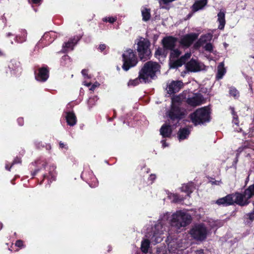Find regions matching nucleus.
I'll use <instances>...</instances> for the list:
<instances>
[{
	"label": "nucleus",
	"mask_w": 254,
	"mask_h": 254,
	"mask_svg": "<svg viewBox=\"0 0 254 254\" xmlns=\"http://www.w3.org/2000/svg\"><path fill=\"white\" fill-rule=\"evenodd\" d=\"M159 65L156 62L149 61L146 63L140 70V78L143 82H149L153 79L156 72L159 70Z\"/></svg>",
	"instance_id": "1"
},
{
	"label": "nucleus",
	"mask_w": 254,
	"mask_h": 254,
	"mask_svg": "<svg viewBox=\"0 0 254 254\" xmlns=\"http://www.w3.org/2000/svg\"><path fill=\"white\" fill-rule=\"evenodd\" d=\"M191 222L190 214L182 211H177L172 215L171 224L176 229H180L189 225Z\"/></svg>",
	"instance_id": "2"
},
{
	"label": "nucleus",
	"mask_w": 254,
	"mask_h": 254,
	"mask_svg": "<svg viewBox=\"0 0 254 254\" xmlns=\"http://www.w3.org/2000/svg\"><path fill=\"white\" fill-rule=\"evenodd\" d=\"M164 231H165L164 224L162 221H159L148 230L146 236L152 242H154L155 244L158 243L162 240L161 236Z\"/></svg>",
	"instance_id": "3"
},
{
	"label": "nucleus",
	"mask_w": 254,
	"mask_h": 254,
	"mask_svg": "<svg viewBox=\"0 0 254 254\" xmlns=\"http://www.w3.org/2000/svg\"><path fill=\"white\" fill-rule=\"evenodd\" d=\"M191 121L195 126L209 121V112L207 108H201L190 115Z\"/></svg>",
	"instance_id": "4"
},
{
	"label": "nucleus",
	"mask_w": 254,
	"mask_h": 254,
	"mask_svg": "<svg viewBox=\"0 0 254 254\" xmlns=\"http://www.w3.org/2000/svg\"><path fill=\"white\" fill-rule=\"evenodd\" d=\"M149 46L150 42L144 38H141L138 42L137 50L141 60L145 61L149 58L151 54Z\"/></svg>",
	"instance_id": "5"
},
{
	"label": "nucleus",
	"mask_w": 254,
	"mask_h": 254,
	"mask_svg": "<svg viewBox=\"0 0 254 254\" xmlns=\"http://www.w3.org/2000/svg\"><path fill=\"white\" fill-rule=\"evenodd\" d=\"M190 234L194 239L202 241L208 234V230L203 224L195 225L190 230Z\"/></svg>",
	"instance_id": "6"
},
{
	"label": "nucleus",
	"mask_w": 254,
	"mask_h": 254,
	"mask_svg": "<svg viewBox=\"0 0 254 254\" xmlns=\"http://www.w3.org/2000/svg\"><path fill=\"white\" fill-rule=\"evenodd\" d=\"M124 64L123 68L126 70H128L130 67L136 65L137 63V59L134 54L133 50L131 49L127 50L123 55Z\"/></svg>",
	"instance_id": "7"
},
{
	"label": "nucleus",
	"mask_w": 254,
	"mask_h": 254,
	"mask_svg": "<svg viewBox=\"0 0 254 254\" xmlns=\"http://www.w3.org/2000/svg\"><path fill=\"white\" fill-rule=\"evenodd\" d=\"M184 115L178 105H171V108L168 112V116L172 121V124L176 125Z\"/></svg>",
	"instance_id": "8"
},
{
	"label": "nucleus",
	"mask_w": 254,
	"mask_h": 254,
	"mask_svg": "<svg viewBox=\"0 0 254 254\" xmlns=\"http://www.w3.org/2000/svg\"><path fill=\"white\" fill-rule=\"evenodd\" d=\"M197 38V35L195 33L187 34L181 38L179 43L182 46L188 48L192 44Z\"/></svg>",
	"instance_id": "9"
},
{
	"label": "nucleus",
	"mask_w": 254,
	"mask_h": 254,
	"mask_svg": "<svg viewBox=\"0 0 254 254\" xmlns=\"http://www.w3.org/2000/svg\"><path fill=\"white\" fill-rule=\"evenodd\" d=\"M233 194L234 203H236L240 205L244 206L247 205L249 203V199L251 197H247L246 195V190L243 193H235Z\"/></svg>",
	"instance_id": "10"
},
{
	"label": "nucleus",
	"mask_w": 254,
	"mask_h": 254,
	"mask_svg": "<svg viewBox=\"0 0 254 254\" xmlns=\"http://www.w3.org/2000/svg\"><path fill=\"white\" fill-rule=\"evenodd\" d=\"M203 64H200L198 61L191 59L190 62L187 63L186 65V69L190 72H196L200 71L203 69Z\"/></svg>",
	"instance_id": "11"
},
{
	"label": "nucleus",
	"mask_w": 254,
	"mask_h": 254,
	"mask_svg": "<svg viewBox=\"0 0 254 254\" xmlns=\"http://www.w3.org/2000/svg\"><path fill=\"white\" fill-rule=\"evenodd\" d=\"M203 101V96L199 93L194 94L192 97L188 98L187 100V103L193 107L200 105Z\"/></svg>",
	"instance_id": "12"
},
{
	"label": "nucleus",
	"mask_w": 254,
	"mask_h": 254,
	"mask_svg": "<svg viewBox=\"0 0 254 254\" xmlns=\"http://www.w3.org/2000/svg\"><path fill=\"white\" fill-rule=\"evenodd\" d=\"M183 86V83L181 81H172L167 88V92L170 94L177 93L180 91Z\"/></svg>",
	"instance_id": "13"
},
{
	"label": "nucleus",
	"mask_w": 254,
	"mask_h": 254,
	"mask_svg": "<svg viewBox=\"0 0 254 254\" xmlns=\"http://www.w3.org/2000/svg\"><path fill=\"white\" fill-rule=\"evenodd\" d=\"M177 41V38L172 36H168L163 39L162 43L165 49L171 50L175 48Z\"/></svg>",
	"instance_id": "14"
},
{
	"label": "nucleus",
	"mask_w": 254,
	"mask_h": 254,
	"mask_svg": "<svg viewBox=\"0 0 254 254\" xmlns=\"http://www.w3.org/2000/svg\"><path fill=\"white\" fill-rule=\"evenodd\" d=\"M233 194H229L225 197L218 199L216 203L218 205H229L234 203Z\"/></svg>",
	"instance_id": "15"
},
{
	"label": "nucleus",
	"mask_w": 254,
	"mask_h": 254,
	"mask_svg": "<svg viewBox=\"0 0 254 254\" xmlns=\"http://www.w3.org/2000/svg\"><path fill=\"white\" fill-rule=\"evenodd\" d=\"M191 54L187 53L184 56H182L179 59L174 61L172 64V67L173 68L181 66L184 64L186 61L190 58Z\"/></svg>",
	"instance_id": "16"
},
{
	"label": "nucleus",
	"mask_w": 254,
	"mask_h": 254,
	"mask_svg": "<svg viewBox=\"0 0 254 254\" xmlns=\"http://www.w3.org/2000/svg\"><path fill=\"white\" fill-rule=\"evenodd\" d=\"M169 122V124H164L160 129V134L163 137H169L171 136L172 133V129L171 128V124Z\"/></svg>",
	"instance_id": "17"
},
{
	"label": "nucleus",
	"mask_w": 254,
	"mask_h": 254,
	"mask_svg": "<svg viewBox=\"0 0 254 254\" xmlns=\"http://www.w3.org/2000/svg\"><path fill=\"white\" fill-rule=\"evenodd\" d=\"M48 77V71L46 68L43 67L39 69V73L36 75L35 78L38 81H45Z\"/></svg>",
	"instance_id": "18"
},
{
	"label": "nucleus",
	"mask_w": 254,
	"mask_h": 254,
	"mask_svg": "<svg viewBox=\"0 0 254 254\" xmlns=\"http://www.w3.org/2000/svg\"><path fill=\"white\" fill-rule=\"evenodd\" d=\"M65 119L67 124L70 126H73L76 124V117L72 112H66Z\"/></svg>",
	"instance_id": "19"
},
{
	"label": "nucleus",
	"mask_w": 254,
	"mask_h": 254,
	"mask_svg": "<svg viewBox=\"0 0 254 254\" xmlns=\"http://www.w3.org/2000/svg\"><path fill=\"white\" fill-rule=\"evenodd\" d=\"M207 0H199L196 1L192 6V9L194 12L202 9L206 4Z\"/></svg>",
	"instance_id": "20"
},
{
	"label": "nucleus",
	"mask_w": 254,
	"mask_h": 254,
	"mask_svg": "<svg viewBox=\"0 0 254 254\" xmlns=\"http://www.w3.org/2000/svg\"><path fill=\"white\" fill-rule=\"evenodd\" d=\"M218 21L219 23L218 28L219 29H223L225 25V14L224 11H220L217 14Z\"/></svg>",
	"instance_id": "21"
},
{
	"label": "nucleus",
	"mask_w": 254,
	"mask_h": 254,
	"mask_svg": "<svg viewBox=\"0 0 254 254\" xmlns=\"http://www.w3.org/2000/svg\"><path fill=\"white\" fill-rule=\"evenodd\" d=\"M190 133V131L188 128H180L178 133L179 139L181 140L187 138Z\"/></svg>",
	"instance_id": "22"
},
{
	"label": "nucleus",
	"mask_w": 254,
	"mask_h": 254,
	"mask_svg": "<svg viewBox=\"0 0 254 254\" xmlns=\"http://www.w3.org/2000/svg\"><path fill=\"white\" fill-rule=\"evenodd\" d=\"M226 73V69L224 67V64L223 62L220 63L217 67V78L219 79H221Z\"/></svg>",
	"instance_id": "23"
},
{
	"label": "nucleus",
	"mask_w": 254,
	"mask_h": 254,
	"mask_svg": "<svg viewBox=\"0 0 254 254\" xmlns=\"http://www.w3.org/2000/svg\"><path fill=\"white\" fill-rule=\"evenodd\" d=\"M194 189V186L192 183H189L184 184L181 188L182 191L188 192L189 194L191 193Z\"/></svg>",
	"instance_id": "24"
},
{
	"label": "nucleus",
	"mask_w": 254,
	"mask_h": 254,
	"mask_svg": "<svg viewBox=\"0 0 254 254\" xmlns=\"http://www.w3.org/2000/svg\"><path fill=\"white\" fill-rule=\"evenodd\" d=\"M142 20L144 21L149 20L150 18V10L149 9L144 8L141 10Z\"/></svg>",
	"instance_id": "25"
},
{
	"label": "nucleus",
	"mask_w": 254,
	"mask_h": 254,
	"mask_svg": "<svg viewBox=\"0 0 254 254\" xmlns=\"http://www.w3.org/2000/svg\"><path fill=\"white\" fill-rule=\"evenodd\" d=\"M150 241L148 239H145L141 242V250L143 253H147Z\"/></svg>",
	"instance_id": "26"
},
{
	"label": "nucleus",
	"mask_w": 254,
	"mask_h": 254,
	"mask_svg": "<svg viewBox=\"0 0 254 254\" xmlns=\"http://www.w3.org/2000/svg\"><path fill=\"white\" fill-rule=\"evenodd\" d=\"M170 51L171 53L170 56V58L172 59L177 58L181 55L182 53V52L177 49H174V48L172 50H171Z\"/></svg>",
	"instance_id": "27"
},
{
	"label": "nucleus",
	"mask_w": 254,
	"mask_h": 254,
	"mask_svg": "<svg viewBox=\"0 0 254 254\" xmlns=\"http://www.w3.org/2000/svg\"><path fill=\"white\" fill-rule=\"evenodd\" d=\"M139 82H143V80L140 78V72H139V76L137 78L133 80H130L129 81V82H128V85L135 86L136 85H138L139 83Z\"/></svg>",
	"instance_id": "28"
},
{
	"label": "nucleus",
	"mask_w": 254,
	"mask_h": 254,
	"mask_svg": "<svg viewBox=\"0 0 254 254\" xmlns=\"http://www.w3.org/2000/svg\"><path fill=\"white\" fill-rule=\"evenodd\" d=\"M182 98L180 96H175L172 99V105H178L179 106V103L181 102Z\"/></svg>",
	"instance_id": "29"
},
{
	"label": "nucleus",
	"mask_w": 254,
	"mask_h": 254,
	"mask_svg": "<svg viewBox=\"0 0 254 254\" xmlns=\"http://www.w3.org/2000/svg\"><path fill=\"white\" fill-rule=\"evenodd\" d=\"M231 110L232 114L233 115V120L232 122L234 124H235V125H238L239 124L238 120V116L235 114V112H234V109L233 108H231Z\"/></svg>",
	"instance_id": "30"
},
{
	"label": "nucleus",
	"mask_w": 254,
	"mask_h": 254,
	"mask_svg": "<svg viewBox=\"0 0 254 254\" xmlns=\"http://www.w3.org/2000/svg\"><path fill=\"white\" fill-rule=\"evenodd\" d=\"M229 93L231 96H233L235 98L238 97L239 95V92L238 91V90H236L235 88H231L230 89Z\"/></svg>",
	"instance_id": "31"
},
{
	"label": "nucleus",
	"mask_w": 254,
	"mask_h": 254,
	"mask_svg": "<svg viewBox=\"0 0 254 254\" xmlns=\"http://www.w3.org/2000/svg\"><path fill=\"white\" fill-rule=\"evenodd\" d=\"M212 38V35L211 34H208L206 35H205L203 36H202L200 38V40L202 42H206L207 41H210Z\"/></svg>",
	"instance_id": "32"
},
{
	"label": "nucleus",
	"mask_w": 254,
	"mask_h": 254,
	"mask_svg": "<svg viewBox=\"0 0 254 254\" xmlns=\"http://www.w3.org/2000/svg\"><path fill=\"white\" fill-rule=\"evenodd\" d=\"M204 49L206 51L211 52L213 50V46L211 43H208L204 46Z\"/></svg>",
	"instance_id": "33"
},
{
	"label": "nucleus",
	"mask_w": 254,
	"mask_h": 254,
	"mask_svg": "<svg viewBox=\"0 0 254 254\" xmlns=\"http://www.w3.org/2000/svg\"><path fill=\"white\" fill-rule=\"evenodd\" d=\"M173 201L176 202H181L183 200V198H180L178 194H174L173 195Z\"/></svg>",
	"instance_id": "34"
},
{
	"label": "nucleus",
	"mask_w": 254,
	"mask_h": 254,
	"mask_svg": "<svg viewBox=\"0 0 254 254\" xmlns=\"http://www.w3.org/2000/svg\"><path fill=\"white\" fill-rule=\"evenodd\" d=\"M116 20V18L114 17H105L104 18V21L109 22L111 23H114Z\"/></svg>",
	"instance_id": "35"
},
{
	"label": "nucleus",
	"mask_w": 254,
	"mask_h": 254,
	"mask_svg": "<svg viewBox=\"0 0 254 254\" xmlns=\"http://www.w3.org/2000/svg\"><path fill=\"white\" fill-rule=\"evenodd\" d=\"M246 216L247 219L250 220V222H252L254 220V212L249 213Z\"/></svg>",
	"instance_id": "36"
},
{
	"label": "nucleus",
	"mask_w": 254,
	"mask_h": 254,
	"mask_svg": "<svg viewBox=\"0 0 254 254\" xmlns=\"http://www.w3.org/2000/svg\"><path fill=\"white\" fill-rule=\"evenodd\" d=\"M73 46V42L72 41H69L66 43H65L64 48H71V50H72V47Z\"/></svg>",
	"instance_id": "37"
},
{
	"label": "nucleus",
	"mask_w": 254,
	"mask_h": 254,
	"mask_svg": "<svg viewBox=\"0 0 254 254\" xmlns=\"http://www.w3.org/2000/svg\"><path fill=\"white\" fill-rule=\"evenodd\" d=\"M15 245L18 247H22L23 246V242L20 240H17L16 241Z\"/></svg>",
	"instance_id": "38"
},
{
	"label": "nucleus",
	"mask_w": 254,
	"mask_h": 254,
	"mask_svg": "<svg viewBox=\"0 0 254 254\" xmlns=\"http://www.w3.org/2000/svg\"><path fill=\"white\" fill-rule=\"evenodd\" d=\"M20 163H21V159H20V158H19L18 157H16L13 160V162L12 163V165H13L15 164Z\"/></svg>",
	"instance_id": "39"
},
{
	"label": "nucleus",
	"mask_w": 254,
	"mask_h": 254,
	"mask_svg": "<svg viewBox=\"0 0 254 254\" xmlns=\"http://www.w3.org/2000/svg\"><path fill=\"white\" fill-rule=\"evenodd\" d=\"M106 47V45L101 44L99 47V49L101 51H103L105 49Z\"/></svg>",
	"instance_id": "40"
},
{
	"label": "nucleus",
	"mask_w": 254,
	"mask_h": 254,
	"mask_svg": "<svg viewBox=\"0 0 254 254\" xmlns=\"http://www.w3.org/2000/svg\"><path fill=\"white\" fill-rule=\"evenodd\" d=\"M82 74L84 76H87V70L85 69H84L81 71Z\"/></svg>",
	"instance_id": "41"
},
{
	"label": "nucleus",
	"mask_w": 254,
	"mask_h": 254,
	"mask_svg": "<svg viewBox=\"0 0 254 254\" xmlns=\"http://www.w3.org/2000/svg\"><path fill=\"white\" fill-rule=\"evenodd\" d=\"M178 248L179 249H181V250H182L184 249H185L186 248V246H183L182 245L181 246L180 244H178L177 248H176L175 249H177Z\"/></svg>",
	"instance_id": "42"
},
{
	"label": "nucleus",
	"mask_w": 254,
	"mask_h": 254,
	"mask_svg": "<svg viewBox=\"0 0 254 254\" xmlns=\"http://www.w3.org/2000/svg\"><path fill=\"white\" fill-rule=\"evenodd\" d=\"M162 50L161 49H158L156 52H155V55H162Z\"/></svg>",
	"instance_id": "43"
},
{
	"label": "nucleus",
	"mask_w": 254,
	"mask_h": 254,
	"mask_svg": "<svg viewBox=\"0 0 254 254\" xmlns=\"http://www.w3.org/2000/svg\"><path fill=\"white\" fill-rule=\"evenodd\" d=\"M174 0H161V1H162L164 4H167L168 3L172 2Z\"/></svg>",
	"instance_id": "44"
},
{
	"label": "nucleus",
	"mask_w": 254,
	"mask_h": 254,
	"mask_svg": "<svg viewBox=\"0 0 254 254\" xmlns=\"http://www.w3.org/2000/svg\"><path fill=\"white\" fill-rule=\"evenodd\" d=\"M172 245H173V244H170V249L169 251H170V252H175V250H174V249L172 248Z\"/></svg>",
	"instance_id": "45"
},
{
	"label": "nucleus",
	"mask_w": 254,
	"mask_h": 254,
	"mask_svg": "<svg viewBox=\"0 0 254 254\" xmlns=\"http://www.w3.org/2000/svg\"><path fill=\"white\" fill-rule=\"evenodd\" d=\"M12 166V165H11V166L10 167H8V166L7 165H6L5 166V169L6 170H8V171H10V168H11Z\"/></svg>",
	"instance_id": "46"
},
{
	"label": "nucleus",
	"mask_w": 254,
	"mask_h": 254,
	"mask_svg": "<svg viewBox=\"0 0 254 254\" xmlns=\"http://www.w3.org/2000/svg\"><path fill=\"white\" fill-rule=\"evenodd\" d=\"M220 183V181H215V182H213V184H215V185H219Z\"/></svg>",
	"instance_id": "47"
},
{
	"label": "nucleus",
	"mask_w": 254,
	"mask_h": 254,
	"mask_svg": "<svg viewBox=\"0 0 254 254\" xmlns=\"http://www.w3.org/2000/svg\"><path fill=\"white\" fill-rule=\"evenodd\" d=\"M41 0H32L33 2L35 3H37L40 2Z\"/></svg>",
	"instance_id": "48"
},
{
	"label": "nucleus",
	"mask_w": 254,
	"mask_h": 254,
	"mask_svg": "<svg viewBox=\"0 0 254 254\" xmlns=\"http://www.w3.org/2000/svg\"><path fill=\"white\" fill-rule=\"evenodd\" d=\"M249 175L247 177V178H246V184H247L248 183V182H249Z\"/></svg>",
	"instance_id": "49"
},
{
	"label": "nucleus",
	"mask_w": 254,
	"mask_h": 254,
	"mask_svg": "<svg viewBox=\"0 0 254 254\" xmlns=\"http://www.w3.org/2000/svg\"><path fill=\"white\" fill-rule=\"evenodd\" d=\"M96 86H97L96 85L94 84V85H93V86H92V87L90 89L91 90H94L95 89V87H96Z\"/></svg>",
	"instance_id": "50"
},
{
	"label": "nucleus",
	"mask_w": 254,
	"mask_h": 254,
	"mask_svg": "<svg viewBox=\"0 0 254 254\" xmlns=\"http://www.w3.org/2000/svg\"><path fill=\"white\" fill-rule=\"evenodd\" d=\"M60 146L61 147L63 148L64 147V144L63 143L60 142Z\"/></svg>",
	"instance_id": "51"
},
{
	"label": "nucleus",
	"mask_w": 254,
	"mask_h": 254,
	"mask_svg": "<svg viewBox=\"0 0 254 254\" xmlns=\"http://www.w3.org/2000/svg\"><path fill=\"white\" fill-rule=\"evenodd\" d=\"M151 180H153L155 179L154 175H151L150 177Z\"/></svg>",
	"instance_id": "52"
},
{
	"label": "nucleus",
	"mask_w": 254,
	"mask_h": 254,
	"mask_svg": "<svg viewBox=\"0 0 254 254\" xmlns=\"http://www.w3.org/2000/svg\"><path fill=\"white\" fill-rule=\"evenodd\" d=\"M162 142H163V146L164 147L167 146L166 144L165 143V142H164V141H162Z\"/></svg>",
	"instance_id": "53"
},
{
	"label": "nucleus",
	"mask_w": 254,
	"mask_h": 254,
	"mask_svg": "<svg viewBox=\"0 0 254 254\" xmlns=\"http://www.w3.org/2000/svg\"><path fill=\"white\" fill-rule=\"evenodd\" d=\"M10 35H11V33H8L7 34V36H9Z\"/></svg>",
	"instance_id": "54"
},
{
	"label": "nucleus",
	"mask_w": 254,
	"mask_h": 254,
	"mask_svg": "<svg viewBox=\"0 0 254 254\" xmlns=\"http://www.w3.org/2000/svg\"><path fill=\"white\" fill-rule=\"evenodd\" d=\"M215 225H214H214H211V227H215Z\"/></svg>",
	"instance_id": "55"
},
{
	"label": "nucleus",
	"mask_w": 254,
	"mask_h": 254,
	"mask_svg": "<svg viewBox=\"0 0 254 254\" xmlns=\"http://www.w3.org/2000/svg\"><path fill=\"white\" fill-rule=\"evenodd\" d=\"M2 55L1 51H0V56Z\"/></svg>",
	"instance_id": "56"
}]
</instances>
